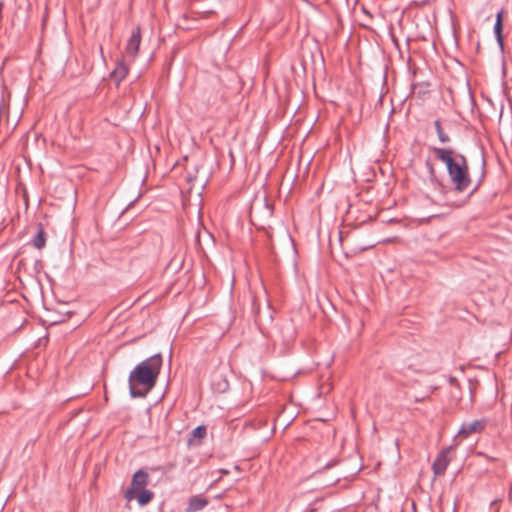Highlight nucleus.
<instances>
[{
  "mask_svg": "<svg viewBox=\"0 0 512 512\" xmlns=\"http://www.w3.org/2000/svg\"><path fill=\"white\" fill-rule=\"evenodd\" d=\"M431 151L438 160L445 163L454 189L460 193L466 191L472 183L466 157L451 148L432 147Z\"/></svg>",
  "mask_w": 512,
  "mask_h": 512,
  "instance_id": "f257e3e1",
  "label": "nucleus"
},
{
  "mask_svg": "<svg viewBox=\"0 0 512 512\" xmlns=\"http://www.w3.org/2000/svg\"><path fill=\"white\" fill-rule=\"evenodd\" d=\"M161 366L162 356L158 353L139 363L130 372L128 381L131 397H144L155 386Z\"/></svg>",
  "mask_w": 512,
  "mask_h": 512,
  "instance_id": "f03ea898",
  "label": "nucleus"
},
{
  "mask_svg": "<svg viewBox=\"0 0 512 512\" xmlns=\"http://www.w3.org/2000/svg\"><path fill=\"white\" fill-rule=\"evenodd\" d=\"M149 481V474L143 469H139L132 477L131 487L127 489L125 497L129 500L134 498L137 490L144 489Z\"/></svg>",
  "mask_w": 512,
  "mask_h": 512,
  "instance_id": "7ed1b4c3",
  "label": "nucleus"
},
{
  "mask_svg": "<svg viewBox=\"0 0 512 512\" xmlns=\"http://www.w3.org/2000/svg\"><path fill=\"white\" fill-rule=\"evenodd\" d=\"M487 422V419L482 418L470 423H463L458 431V436L462 439H466L472 434L481 433L485 429Z\"/></svg>",
  "mask_w": 512,
  "mask_h": 512,
  "instance_id": "20e7f679",
  "label": "nucleus"
},
{
  "mask_svg": "<svg viewBox=\"0 0 512 512\" xmlns=\"http://www.w3.org/2000/svg\"><path fill=\"white\" fill-rule=\"evenodd\" d=\"M452 450V447L445 448L439 452L436 459L434 460L432 464V470L433 473L436 476L444 475L449 463L450 458L448 457V454Z\"/></svg>",
  "mask_w": 512,
  "mask_h": 512,
  "instance_id": "39448f33",
  "label": "nucleus"
},
{
  "mask_svg": "<svg viewBox=\"0 0 512 512\" xmlns=\"http://www.w3.org/2000/svg\"><path fill=\"white\" fill-rule=\"evenodd\" d=\"M141 43V29L139 26H137L131 33L130 38L128 39L127 45H126V53L130 55L131 57H136L139 46Z\"/></svg>",
  "mask_w": 512,
  "mask_h": 512,
  "instance_id": "423d86ee",
  "label": "nucleus"
},
{
  "mask_svg": "<svg viewBox=\"0 0 512 512\" xmlns=\"http://www.w3.org/2000/svg\"><path fill=\"white\" fill-rule=\"evenodd\" d=\"M128 67L124 63V60L121 59L117 62L116 67L110 74V77L116 82L117 85L127 76Z\"/></svg>",
  "mask_w": 512,
  "mask_h": 512,
  "instance_id": "0eeeda50",
  "label": "nucleus"
},
{
  "mask_svg": "<svg viewBox=\"0 0 512 512\" xmlns=\"http://www.w3.org/2000/svg\"><path fill=\"white\" fill-rule=\"evenodd\" d=\"M31 245L36 249H43L46 246V233L42 223H38L37 225V233L31 239Z\"/></svg>",
  "mask_w": 512,
  "mask_h": 512,
  "instance_id": "6e6552de",
  "label": "nucleus"
},
{
  "mask_svg": "<svg viewBox=\"0 0 512 512\" xmlns=\"http://www.w3.org/2000/svg\"><path fill=\"white\" fill-rule=\"evenodd\" d=\"M208 505V500L202 496H192L189 500L186 512H197Z\"/></svg>",
  "mask_w": 512,
  "mask_h": 512,
  "instance_id": "1a4fd4ad",
  "label": "nucleus"
},
{
  "mask_svg": "<svg viewBox=\"0 0 512 512\" xmlns=\"http://www.w3.org/2000/svg\"><path fill=\"white\" fill-rule=\"evenodd\" d=\"M429 83L420 82L412 85V94L421 100H426L430 95Z\"/></svg>",
  "mask_w": 512,
  "mask_h": 512,
  "instance_id": "9d476101",
  "label": "nucleus"
},
{
  "mask_svg": "<svg viewBox=\"0 0 512 512\" xmlns=\"http://www.w3.org/2000/svg\"><path fill=\"white\" fill-rule=\"evenodd\" d=\"M502 32H503V10H500L496 16V22L494 25V34L496 36L497 42H498L499 46L501 47V49H503V47H504Z\"/></svg>",
  "mask_w": 512,
  "mask_h": 512,
  "instance_id": "9b49d317",
  "label": "nucleus"
},
{
  "mask_svg": "<svg viewBox=\"0 0 512 512\" xmlns=\"http://www.w3.org/2000/svg\"><path fill=\"white\" fill-rule=\"evenodd\" d=\"M153 496V492L145 488L142 490H137L136 494L134 495L141 506L147 505L153 499Z\"/></svg>",
  "mask_w": 512,
  "mask_h": 512,
  "instance_id": "f8f14e48",
  "label": "nucleus"
},
{
  "mask_svg": "<svg viewBox=\"0 0 512 512\" xmlns=\"http://www.w3.org/2000/svg\"><path fill=\"white\" fill-rule=\"evenodd\" d=\"M434 127L438 136V139L441 143L445 144L450 142V137L447 133L444 132V129L442 127V123L439 119L434 121Z\"/></svg>",
  "mask_w": 512,
  "mask_h": 512,
  "instance_id": "ddd939ff",
  "label": "nucleus"
},
{
  "mask_svg": "<svg viewBox=\"0 0 512 512\" xmlns=\"http://www.w3.org/2000/svg\"><path fill=\"white\" fill-rule=\"evenodd\" d=\"M191 434L194 438L202 439L206 436L207 429L204 425H199L192 430Z\"/></svg>",
  "mask_w": 512,
  "mask_h": 512,
  "instance_id": "4468645a",
  "label": "nucleus"
},
{
  "mask_svg": "<svg viewBox=\"0 0 512 512\" xmlns=\"http://www.w3.org/2000/svg\"><path fill=\"white\" fill-rule=\"evenodd\" d=\"M426 166L429 171V178L432 183H439L437 177H436V171L434 168V165L430 162V160L426 161Z\"/></svg>",
  "mask_w": 512,
  "mask_h": 512,
  "instance_id": "2eb2a0df",
  "label": "nucleus"
},
{
  "mask_svg": "<svg viewBox=\"0 0 512 512\" xmlns=\"http://www.w3.org/2000/svg\"><path fill=\"white\" fill-rule=\"evenodd\" d=\"M218 392H225L229 388V383L226 379H222L218 383H213Z\"/></svg>",
  "mask_w": 512,
  "mask_h": 512,
  "instance_id": "dca6fc26",
  "label": "nucleus"
},
{
  "mask_svg": "<svg viewBox=\"0 0 512 512\" xmlns=\"http://www.w3.org/2000/svg\"><path fill=\"white\" fill-rule=\"evenodd\" d=\"M484 166H485V160H484V159H482V172H481V178H480V180L478 181V183L476 184V186L474 187V189L472 190V193H473V192H475V191L478 189V187L481 185V183H482V179H483V177H484Z\"/></svg>",
  "mask_w": 512,
  "mask_h": 512,
  "instance_id": "f3484780",
  "label": "nucleus"
},
{
  "mask_svg": "<svg viewBox=\"0 0 512 512\" xmlns=\"http://www.w3.org/2000/svg\"><path fill=\"white\" fill-rule=\"evenodd\" d=\"M186 180H187L188 183L194 184L198 180L197 179V175L188 173L187 176H186Z\"/></svg>",
  "mask_w": 512,
  "mask_h": 512,
  "instance_id": "a211bd4d",
  "label": "nucleus"
},
{
  "mask_svg": "<svg viewBox=\"0 0 512 512\" xmlns=\"http://www.w3.org/2000/svg\"><path fill=\"white\" fill-rule=\"evenodd\" d=\"M23 200H24L25 208L28 209L29 198H28V193L26 190H24V192H23Z\"/></svg>",
  "mask_w": 512,
  "mask_h": 512,
  "instance_id": "6ab92c4d",
  "label": "nucleus"
},
{
  "mask_svg": "<svg viewBox=\"0 0 512 512\" xmlns=\"http://www.w3.org/2000/svg\"><path fill=\"white\" fill-rule=\"evenodd\" d=\"M331 467V464H326L325 468Z\"/></svg>",
  "mask_w": 512,
  "mask_h": 512,
  "instance_id": "aec40b11",
  "label": "nucleus"
}]
</instances>
